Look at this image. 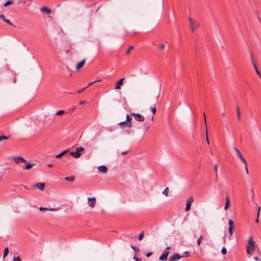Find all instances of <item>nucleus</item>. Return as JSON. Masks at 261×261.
I'll list each match as a JSON object with an SVG mask.
<instances>
[{
    "label": "nucleus",
    "instance_id": "obj_1",
    "mask_svg": "<svg viewBox=\"0 0 261 261\" xmlns=\"http://www.w3.org/2000/svg\"><path fill=\"white\" fill-rule=\"evenodd\" d=\"M255 250V243L252 238L250 237L248 240V244L247 246V253L249 255H252Z\"/></svg>",
    "mask_w": 261,
    "mask_h": 261
},
{
    "label": "nucleus",
    "instance_id": "obj_2",
    "mask_svg": "<svg viewBox=\"0 0 261 261\" xmlns=\"http://www.w3.org/2000/svg\"><path fill=\"white\" fill-rule=\"evenodd\" d=\"M84 148L83 147H79L76 148L75 151H71L69 152V154L75 158H79L81 156V152L84 150Z\"/></svg>",
    "mask_w": 261,
    "mask_h": 261
},
{
    "label": "nucleus",
    "instance_id": "obj_3",
    "mask_svg": "<svg viewBox=\"0 0 261 261\" xmlns=\"http://www.w3.org/2000/svg\"><path fill=\"white\" fill-rule=\"evenodd\" d=\"M130 115L134 117L135 120L138 121L142 122L144 121V117L139 113H131Z\"/></svg>",
    "mask_w": 261,
    "mask_h": 261
},
{
    "label": "nucleus",
    "instance_id": "obj_4",
    "mask_svg": "<svg viewBox=\"0 0 261 261\" xmlns=\"http://www.w3.org/2000/svg\"><path fill=\"white\" fill-rule=\"evenodd\" d=\"M170 247H167L166 248V250L164 251L163 254L160 256L159 258V260L164 261L166 260L167 259L168 255L169 253V252L168 251V249H170Z\"/></svg>",
    "mask_w": 261,
    "mask_h": 261
},
{
    "label": "nucleus",
    "instance_id": "obj_5",
    "mask_svg": "<svg viewBox=\"0 0 261 261\" xmlns=\"http://www.w3.org/2000/svg\"><path fill=\"white\" fill-rule=\"evenodd\" d=\"M228 225L229 236L231 237L233 234V230L234 228L233 226V221L231 219H229L228 220Z\"/></svg>",
    "mask_w": 261,
    "mask_h": 261
},
{
    "label": "nucleus",
    "instance_id": "obj_6",
    "mask_svg": "<svg viewBox=\"0 0 261 261\" xmlns=\"http://www.w3.org/2000/svg\"><path fill=\"white\" fill-rule=\"evenodd\" d=\"M193 202H194L193 197L191 196L188 199V200L187 201V203H186V207L185 208V211L186 212H188L190 210L191 204Z\"/></svg>",
    "mask_w": 261,
    "mask_h": 261
},
{
    "label": "nucleus",
    "instance_id": "obj_7",
    "mask_svg": "<svg viewBox=\"0 0 261 261\" xmlns=\"http://www.w3.org/2000/svg\"><path fill=\"white\" fill-rule=\"evenodd\" d=\"M184 256H180L178 254L175 253L170 256L169 258V261H176L182 257Z\"/></svg>",
    "mask_w": 261,
    "mask_h": 261
},
{
    "label": "nucleus",
    "instance_id": "obj_8",
    "mask_svg": "<svg viewBox=\"0 0 261 261\" xmlns=\"http://www.w3.org/2000/svg\"><path fill=\"white\" fill-rule=\"evenodd\" d=\"M88 200L89 206L92 208L94 207L96 204V198L95 197L89 198Z\"/></svg>",
    "mask_w": 261,
    "mask_h": 261
},
{
    "label": "nucleus",
    "instance_id": "obj_9",
    "mask_svg": "<svg viewBox=\"0 0 261 261\" xmlns=\"http://www.w3.org/2000/svg\"><path fill=\"white\" fill-rule=\"evenodd\" d=\"M32 187H33V188L36 187L38 189H39L40 190L43 191L44 189L45 184L41 183V182H38V183L33 185Z\"/></svg>",
    "mask_w": 261,
    "mask_h": 261
},
{
    "label": "nucleus",
    "instance_id": "obj_10",
    "mask_svg": "<svg viewBox=\"0 0 261 261\" xmlns=\"http://www.w3.org/2000/svg\"><path fill=\"white\" fill-rule=\"evenodd\" d=\"M251 61L252 62L253 65L255 69L256 72L259 75L260 79H261V73L259 72V71L258 70V69H257V66L254 61L253 57L252 54H251Z\"/></svg>",
    "mask_w": 261,
    "mask_h": 261
},
{
    "label": "nucleus",
    "instance_id": "obj_11",
    "mask_svg": "<svg viewBox=\"0 0 261 261\" xmlns=\"http://www.w3.org/2000/svg\"><path fill=\"white\" fill-rule=\"evenodd\" d=\"M13 160L14 161V162L16 164H19L20 162H23V163H26L27 162L26 160L24 158H23L22 157H20V156L13 157Z\"/></svg>",
    "mask_w": 261,
    "mask_h": 261
},
{
    "label": "nucleus",
    "instance_id": "obj_12",
    "mask_svg": "<svg viewBox=\"0 0 261 261\" xmlns=\"http://www.w3.org/2000/svg\"><path fill=\"white\" fill-rule=\"evenodd\" d=\"M85 61H86V59H84L82 61H81V62H80L78 63H77V64L76 65V68H75L76 70H79L81 68H82L83 65H84V64L85 63Z\"/></svg>",
    "mask_w": 261,
    "mask_h": 261
},
{
    "label": "nucleus",
    "instance_id": "obj_13",
    "mask_svg": "<svg viewBox=\"0 0 261 261\" xmlns=\"http://www.w3.org/2000/svg\"><path fill=\"white\" fill-rule=\"evenodd\" d=\"M124 79H120L117 83L115 87V89H120L121 86L123 85Z\"/></svg>",
    "mask_w": 261,
    "mask_h": 261
},
{
    "label": "nucleus",
    "instance_id": "obj_14",
    "mask_svg": "<svg viewBox=\"0 0 261 261\" xmlns=\"http://www.w3.org/2000/svg\"><path fill=\"white\" fill-rule=\"evenodd\" d=\"M98 170L100 172L106 173L108 171V168L106 166L101 165L98 167Z\"/></svg>",
    "mask_w": 261,
    "mask_h": 261
},
{
    "label": "nucleus",
    "instance_id": "obj_15",
    "mask_svg": "<svg viewBox=\"0 0 261 261\" xmlns=\"http://www.w3.org/2000/svg\"><path fill=\"white\" fill-rule=\"evenodd\" d=\"M118 125H119L120 126L125 125L128 128H130L132 127V123L131 122H127L126 121H124L119 123Z\"/></svg>",
    "mask_w": 261,
    "mask_h": 261
},
{
    "label": "nucleus",
    "instance_id": "obj_16",
    "mask_svg": "<svg viewBox=\"0 0 261 261\" xmlns=\"http://www.w3.org/2000/svg\"><path fill=\"white\" fill-rule=\"evenodd\" d=\"M230 199L228 196L226 197V202L224 206V210H227L229 207Z\"/></svg>",
    "mask_w": 261,
    "mask_h": 261
},
{
    "label": "nucleus",
    "instance_id": "obj_17",
    "mask_svg": "<svg viewBox=\"0 0 261 261\" xmlns=\"http://www.w3.org/2000/svg\"><path fill=\"white\" fill-rule=\"evenodd\" d=\"M203 117H204V122H205V126H206V142H207V144H208L210 143V142H209L208 138V135H207V130L206 120V117H205V113H203Z\"/></svg>",
    "mask_w": 261,
    "mask_h": 261
},
{
    "label": "nucleus",
    "instance_id": "obj_18",
    "mask_svg": "<svg viewBox=\"0 0 261 261\" xmlns=\"http://www.w3.org/2000/svg\"><path fill=\"white\" fill-rule=\"evenodd\" d=\"M233 149L234 151H236L237 154L238 155V157L241 159V158L243 157L240 152V151L236 147H233Z\"/></svg>",
    "mask_w": 261,
    "mask_h": 261
},
{
    "label": "nucleus",
    "instance_id": "obj_19",
    "mask_svg": "<svg viewBox=\"0 0 261 261\" xmlns=\"http://www.w3.org/2000/svg\"><path fill=\"white\" fill-rule=\"evenodd\" d=\"M41 11L43 12H45L47 14H50L51 13V10L46 8V7H43L41 9Z\"/></svg>",
    "mask_w": 261,
    "mask_h": 261
},
{
    "label": "nucleus",
    "instance_id": "obj_20",
    "mask_svg": "<svg viewBox=\"0 0 261 261\" xmlns=\"http://www.w3.org/2000/svg\"><path fill=\"white\" fill-rule=\"evenodd\" d=\"M35 164H31V163H28L24 167H23V169L24 170H29V169H30L32 167H33V166H34Z\"/></svg>",
    "mask_w": 261,
    "mask_h": 261
},
{
    "label": "nucleus",
    "instance_id": "obj_21",
    "mask_svg": "<svg viewBox=\"0 0 261 261\" xmlns=\"http://www.w3.org/2000/svg\"><path fill=\"white\" fill-rule=\"evenodd\" d=\"M150 110L152 112V117H151V121H153V118H154V115L156 112V108L155 107H151L150 108Z\"/></svg>",
    "mask_w": 261,
    "mask_h": 261
},
{
    "label": "nucleus",
    "instance_id": "obj_22",
    "mask_svg": "<svg viewBox=\"0 0 261 261\" xmlns=\"http://www.w3.org/2000/svg\"><path fill=\"white\" fill-rule=\"evenodd\" d=\"M67 150H64L63 151H62V152H61L60 153L56 155L55 156L56 158H61L63 155H64L65 153H66L67 152Z\"/></svg>",
    "mask_w": 261,
    "mask_h": 261
},
{
    "label": "nucleus",
    "instance_id": "obj_23",
    "mask_svg": "<svg viewBox=\"0 0 261 261\" xmlns=\"http://www.w3.org/2000/svg\"><path fill=\"white\" fill-rule=\"evenodd\" d=\"M65 179L70 182H73L74 180V177L73 176L66 177Z\"/></svg>",
    "mask_w": 261,
    "mask_h": 261
},
{
    "label": "nucleus",
    "instance_id": "obj_24",
    "mask_svg": "<svg viewBox=\"0 0 261 261\" xmlns=\"http://www.w3.org/2000/svg\"><path fill=\"white\" fill-rule=\"evenodd\" d=\"M237 117L238 119L240 120H241V112L238 107H237Z\"/></svg>",
    "mask_w": 261,
    "mask_h": 261
},
{
    "label": "nucleus",
    "instance_id": "obj_25",
    "mask_svg": "<svg viewBox=\"0 0 261 261\" xmlns=\"http://www.w3.org/2000/svg\"><path fill=\"white\" fill-rule=\"evenodd\" d=\"M65 113V111H64V110H59V111H58L56 112V115H58V116H61V115H63Z\"/></svg>",
    "mask_w": 261,
    "mask_h": 261
},
{
    "label": "nucleus",
    "instance_id": "obj_26",
    "mask_svg": "<svg viewBox=\"0 0 261 261\" xmlns=\"http://www.w3.org/2000/svg\"><path fill=\"white\" fill-rule=\"evenodd\" d=\"M199 26V22L196 21H194L193 22V30L194 31V29L197 28Z\"/></svg>",
    "mask_w": 261,
    "mask_h": 261
},
{
    "label": "nucleus",
    "instance_id": "obj_27",
    "mask_svg": "<svg viewBox=\"0 0 261 261\" xmlns=\"http://www.w3.org/2000/svg\"><path fill=\"white\" fill-rule=\"evenodd\" d=\"M189 20L190 22V25H191V28L192 29V32H194V30H193V22L194 21V20H192L191 19V17H189Z\"/></svg>",
    "mask_w": 261,
    "mask_h": 261
},
{
    "label": "nucleus",
    "instance_id": "obj_28",
    "mask_svg": "<svg viewBox=\"0 0 261 261\" xmlns=\"http://www.w3.org/2000/svg\"><path fill=\"white\" fill-rule=\"evenodd\" d=\"M168 193H169V188L168 187L164 189V190L163 191V192H162V193L164 195H165L166 196H168Z\"/></svg>",
    "mask_w": 261,
    "mask_h": 261
},
{
    "label": "nucleus",
    "instance_id": "obj_29",
    "mask_svg": "<svg viewBox=\"0 0 261 261\" xmlns=\"http://www.w3.org/2000/svg\"><path fill=\"white\" fill-rule=\"evenodd\" d=\"M9 253V249L8 247H6L5 248L4 251V257H5L6 256L8 255Z\"/></svg>",
    "mask_w": 261,
    "mask_h": 261
},
{
    "label": "nucleus",
    "instance_id": "obj_30",
    "mask_svg": "<svg viewBox=\"0 0 261 261\" xmlns=\"http://www.w3.org/2000/svg\"><path fill=\"white\" fill-rule=\"evenodd\" d=\"M203 240V237L202 235H201L198 239L197 240V245H200V243L202 241V240Z\"/></svg>",
    "mask_w": 261,
    "mask_h": 261
},
{
    "label": "nucleus",
    "instance_id": "obj_31",
    "mask_svg": "<svg viewBox=\"0 0 261 261\" xmlns=\"http://www.w3.org/2000/svg\"><path fill=\"white\" fill-rule=\"evenodd\" d=\"M260 210V207L259 206L258 207V212H257V218L256 219V223H258L259 222L258 217H259V216Z\"/></svg>",
    "mask_w": 261,
    "mask_h": 261
},
{
    "label": "nucleus",
    "instance_id": "obj_32",
    "mask_svg": "<svg viewBox=\"0 0 261 261\" xmlns=\"http://www.w3.org/2000/svg\"><path fill=\"white\" fill-rule=\"evenodd\" d=\"M12 4V1L11 0H9L7 1L5 4H4V6L5 7H7L8 6L11 5Z\"/></svg>",
    "mask_w": 261,
    "mask_h": 261
},
{
    "label": "nucleus",
    "instance_id": "obj_33",
    "mask_svg": "<svg viewBox=\"0 0 261 261\" xmlns=\"http://www.w3.org/2000/svg\"><path fill=\"white\" fill-rule=\"evenodd\" d=\"M132 116H129V115H126V121L127 122H130V121H131V120L132 119V118L131 117Z\"/></svg>",
    "mask_w": 261,
    "mask_h": 261
},
{
    "label": "nucleus",
    "instance_id": "obj_34",
    "mask_svg": "<svg viewBox=\"0 0 261 261\" xmlns=\"http://www.w3.org/2000/svg\"><path fill=\"white\" fill-rule=\"evenodd\" d=\"M9 139V137L6 136H0V141H2L3 140H7Z\"/></svg>",
    "mask_w": 261,
    "mask_h": 261
},
{
    "label": "nucleus",
    "instance_id": "obj_35",
    "mask_svg": "<svg viewBox=\"0 0 261 261\" xmlns=\"http://www.w3.org/2000/svg\"><path fill=\"white\" fill-rule=\"evenodd\" d=\"M143 236H144V231H142L139 234V236H138V239L139 240H141L143 237Z\"/></svg>",
    "mask_w": 261,
    "mask_h": 261
},
{
    "label": "nucleus",
    "instance_id": "obj_36",
    "mask_svg": "<svg viewBox=\"0 0 261 261\" xmlns=\"http://www.w3.org/2000/svg\"><path fill=\"white\" fill-rule=\"evenodd\" d=\"M240 160L242 161V162L245 164V166H247L248 165H247V163L246 161V160L245 159V158L244 157H242L241 158Z\"/></svg>",
    "mask_w": 261,
    "mask_h": 261
},
{
    "label": "nucleus",
    "instance_id": "obj_37",
    "mask_svg": "<svg viewBox=\"0 0 261 261\" xmlns=\"http://www.w3.org/2000/svg\"><path fill=\"white\" fill-rule=\"evenodd\" d=\"M221 252L223 254V255H225L227 253V250L225 248V247H223L222 250H221Z\"/></svg>",
    "mask_w": 261,
    "mask_h": 261
},
{
    "label": "nucleus",
    "instance_id": "obj_38",
    "mask_svg": "<svg viewBox=\"0 0 261 261\" xmlns=\"http://www.w3.org/2000/svg\"><path fill=\"white\" fill-rule=\"evenodd\" d=\"M4 21L6 22L7 24H8L10 25H13L12 23L9 19H4Z\"/></svg>",
    "mask_w": 261,
    "mask_h": 261
},
{
    "label": "nucleus",
    "instance_id": "obj_39",
    "mask_svg": "<svg viewBox=\"0 0 261 261\" xmlns=\"http://www.w3.org/2000/svg\"><path fill=\"white\" fill-rule=\"evenodd\" d=\"M13 261H21V259L19 256H15L13 258Z\"/></svg>",
    "mask_w": 261,
    "mask_h": 261
},
{
    "label": "nucleus",
    "instance_id": "obj_40",
    "mask_svg": "<svg viewBox=\"0 0 261 261\" xmlns=\"http://www.w3.org/2000/svg\"><path fill=\"white\" fill-rule=\"evenodd\" d=\"M133 46H130L128 47V49L126 51V54L128 55L129 54L130 50L133 49Z\"/></svg>",
    "mask_w": 261,
    "mask_h": 261
},
{
    "label": "nucleus",
    "instance_id": "obj_41",
    "mask_svg": "<svg viewBox=\"0 0 261 261\" xmlns=\"http://www.w3.org/2000/svg\"><path fill=\"white\" fill-rule=\"evenodd\" d=\"M100 81H101V80H97V81H95L94 82L89 83V84L88 85V86L86 87L87 88L88 87L92 85H93L94 83H95L96 82H100Z\"/></svg>",
    "mask_w": 261,
    "mask_h": 261
},
{
    "label": "nucleus",
    "instance_id": "obj_42",
    "mask_svg": "<svg viewBox=\"0 0 261 261\" xmlns=\"http://www.w3.org/2000/svg\"><path fill=\"white\" fill-rule=\"evenodd\" d=\"M48 210L51 211H57L59 210V208H48Z\"/></svg>",
    "mask_w": 261,
    "mask_h": 261
},
{
    "label": "nucleus",
    "instance_id": "obj_43",
    "mask_svg": "<svg viewBox=\"0 0 261 261\" xmlns=\"http://www.w3.org/2000/svg\"><path fill=\"white\" fill-rule=\"evenodd\" d=\"M87 88V87H85L83 89H80L79 90H77V92L78 93H82V92H83Z\"/></svg>",
    "mask_w": 261,
    "mask_h": 261
},
{
    "label": "nucleus",
    "instance_id": "obj_44",
    "mask_svg": "<svg viewBox=\"0 0 261 261\" xmlns=\"http://www.w3.org/2000/svg\"><path fill=\"white\" fill-rule=\"evenodd\" d=\"M159 48L161 49H164L165 48V46L164 44H160L159 45Z\"/></svg>",
    "mask_w": 261,
    "mask_h": 261
},
{
    "label": "nucleus",
    "instance_id": "obj_45",
    "mask_svg": "<svg viewBox=\"0 0 261 261\" xmlns=\"http://www.w3.org/2000/svg\"><path fill=\"white\" fill-rule=\"evenodd\" d=\"M39 210L41 211H43L44 210H48V208L46 207H40Z\"/></svg>",
    "mask_w": 261,
    "mask_h": 261
},
{
    "label": "nucleus",
    "instance_id": "obj_46",
    "mask_svg": "<svg viewBox=\"0 0 261 261\" xmlns=\"http://www.w3.org/2000/svg\"><path fill=\"white\" fill-rule=\"evenodd\" d=\"M134 259L136 260V261H141V259L140 258H138L136 257H134Z\"/></svg>",
    "mask_w": 261,
    "mask_h": 261
},
{
    "label": "nucleus",
    "instance_id": "obj_47",
    "mask_svg": "<svg viewBox=\"0 0 261 261\" xmlns=\"http://www.w3.org/2000/svg\"><path fill=\"white\" fill-rule=\"evenodd\" d=\"M214 168H215V171L216 172V176H217V165H215Z\"/></svg>",
    "mask_w": 261,
    "mask_h": 261
},
{
    "label": "nucleus",
    "instance_id": "obj_48",
    "mask_svg": "<svg viewBox=\"0 0 261 261\" xmlns=\"http://www.w3.org/2000/svg\"><path fill=\"white\" fill-rule=\"evenodd\" d=\"M144 127L146 128V130H147L149 128V126L146 124H144Z\"/></svg>",
    "mask_w": 261,
    "mask_h": 261
},
{
    "label": "nucleus",
    "instance_id": "obj_49",
    "mask_svg": "<svg viewBox=\"0 0 261 261\" xmlns=\"http://www.w3.org/2000/svg\"><path fill=\"white\" fill-rule=\"evenodd\" d=\"M151 254H152L151 252H148V253H147L146 255L147 257H149Z\"/></svg>",
    "mask_w": 261,
    "mask_h": 261
},
{
    "label": "nucleus",
    "instance_id": "obj_50",
    "mask_svg": "<svg viewBox=\"0 0 261 261\" xmlns=\"http://www.w3.org/2000/svg\"><path fill=\"white\" fill-rule=\"evenodd\" d=\"M0 17L2 18L3 20L6 19L4 15H0Z\"/></svg>",
    "mask_w": 261,
    "mask_h": 261
},
{
    "label": "nucleus",
    "instance_id": "obj_51",
    "mask_svg": "<svg viewBox=\"0 0 261 261\" xmlns=\"http://www.w3.org/2000/svg\"><path fill=\"white\" fill-rule=\"evenodd\" d=\"M245 169H246V173L248 174L249 173V171H248V168H247V166H245Z\"/></svg>",
    "mask_w": 261,
    "mask_h": 261
},
{
    "label": "nucleus",
    "instance_id": "obj_52",
    "mask_svg": "<svg viewBox=\"0 0 261 261\" xmlns=\"http://www.w3.org/2000/svg\"><path fill=\"white\" fill-rule=\"evenodd\" d=\"M254 260H256V261H258V260H259V258H258V257H254Z\"/></svg>",
    "mask_w": 261,
    "mask_h": 261
},
{
    "label": "nucleus",
    "instance_id": "obj_53",
    "mask_svg": "<svg viewBox=\"0 0 261 261\" xmlns=\"http://www.w3.org/2000/svg\"><path fill=\"white\" fill-rule=\"evenodd\" d=\"M126 153V151H124V152H122L121 153V154H122V155H124V154H125Z\"/></svg>",
    "mask_w": 261,
    "mask_h": 261
},
{
    "label": "nucleus",
    "instance_id": "obj_54",
    "mask_svg": "<svg viewBox=\"0 0 261 261\" xmlns=\"http://www.w3.org/2000/svg\"><path fill=\"white\" fill-rule=\"evenodd\" d=\"M184 254H189V252H188V251H185V252H184Z\"/></svg>",
    "mask_w": 261,
    "mask_h": 261
},
{
    "label": "nucleus",
    "instance_id": "obj_55",
    "mask_svg": "<svg viewBox=\"0 0 261 261\" xmlns=\"http://www.w3.org/2000/svg\"><path fill=\"white\" fill-rule=\"evenodd\" d=\"M84 103H85V101H81V102H80V105H83V104H84Z\"/></svg>",
    "mask_w": 261,
    "mask_h": 261
},
{
    "label": "nucleus",
    "instance_id": "obj_56",
    "mask_svg": "<svg viewBox=\"0 0 261 261\" xmlns=\"http://www.w3.org/2000/svg\"><path fill=\"white\" fill-rule=\"evenodd\" d=\"M48 166L49 167H53V165L49 164H48Z\"/></svg>",
    "mask_w": 261,
    "mask_h": 261
},
{
    "label": "nucleus",
    "instance_id": "obj_57",
    "mask_svg": "<svg viewBox=\"0 0 261 261\" xmlns=\"http://www.w3.org/2000/svg\"><path fill=\"white\" fill-rule=\"evenodd\" d=\"M131 248L134 249V250H135V247L134 246H131Z\"/></svg>",
    "mask_w": 261,
    "mask_h": 261
},
{
    "label": "nucleus",
    "instance_id": "obj_58",
    "mask_svg": "<svg viewBox=\"0 0 261 261\" xmlns=\"http://www.w3.org/2000/svg\"><path fill=\"white\" fill-rule=\"evenodd\" d=\"M24 187L26 189H28V187L27 186H24Z\"/></svg>",
    "mask_w": 261,
    "mask_h": 261
},
{
    "label": "nucleus",
    "instance_id": "obj_59",
    "mask_svg": "<svg viewBox=\"0 0 261 261\" xmlns=\"http://www.w3.org/2000/svg\"><path fill=\"white\" fill-rule=\"evenodd\" d=\"M259 261H261V260H260Z\"/></svg>",
    "mask_w": 261,
    "mask_h": 261
}]
</instances>
